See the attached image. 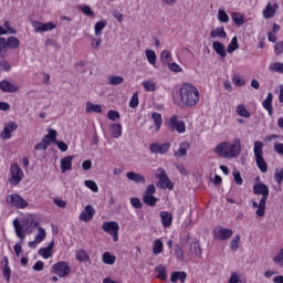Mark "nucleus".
<instances>
[{
  "label": "nucleus",
  "instance_id": "1",
  "mask_svg": "<svg viewBox=\"0 0 283 283\" xmlns=\"http://www.w3.org/2000/svg\"><path fill=\"white\" fill-rule=\"evenodd\" d=\"M39 224L40 222L34 221V216L32 214L24 217L22 222H19V219L13 220V229L15 231V235H18L20 240H25V233H32Z\"/></svg>",
  "mask_w": 283,
  "mask_h": 283
},
{
  "label": "nucleus",
  "instance_id": "2",
  "mask_svg": "<svg viewBox=\"0 0 283 283\" xmlns=\"http://www.w3.org/2000/svg\"><path fill=\"white\" fill-rule=\"evenodd\" d=\"M181 103L186 105V107H193L198 105L200 101V92L192 84H184L179 91Z\"/></svg>",
  "mask_w": 283,
  "mask_h": 283
},
{
  "label": "nucleus",
  "instance_id": "3",
  "mask_svg": "<svg viewBox=\"0 0 283 283\" xmlns=\"http://www.w3.org/2000/svg\"><path fill=\"white\" fill-rule=\"evenodd\" d=\"M242 146L240 139H234V143L231 145L227 142L220 143L214 148V153L220 156V158H238V155L241 154Z\"/></svg>",
  "mask_w": 283,
  "mask_h": 283
},
{
  "label": "nucleus",
  "instance_id": "4",
  "mask_svg": "<svg viewBox=\"0 0 283 283\" xmlns=\"http://www.w3.org/2000/svg\"><path fill=\"white\" fill-rule=\"evenodd\" d=\"M253 193L254 196H262L260 200V208L256 210V216L259 218H264V211H266V200H269V186L265 184H254L253 185Z\"/></svg>",
  "mask_w": 283,
  "mask_h": 283
},
{
  "label": "nucleus",
  "instance_id": "5",
  "mask_svg": "<svg viewBox=\"0 0 283 283\" xmlns=\"http://www.w3.org/2000/svg\"><path fill=\"white\" fill-rule=\"evenodd\" d=\"M51 273H54L57 277H67L69 275H72V268L67 262L60 261L52 265Z\"/></svg>",
  "mask_w": 283,
  "mask_h": 283
},
{
  "label": "nucleus",
  "instance_id": "6",
  "mask_svg": "<svg viewBox=\"0 0 283 283\" xmlns=\"http://www.w3.org/2000/svg\"><path fill=\"white\" fill-rule=\"evenodd\" d=\"M154 193H156V186H154V184H150L147 186L143 196L144 205H147V207H156L158 198L154 197Z\"/></svg>",
  "mask_w": 283,
  "mask_h": 283
},
{
  "label": "nucleus",
  "instance_id": "7",
  "mask_svg": "<svg viewBox=\"0 0 283 283\" xmlns=\"http://www.w3.org/2000/svg\"><path fill=\"white\" fill-rule=\"evenodd\" d=\"M10 175L9 182L10 185H13V187H17V185L23 180V170H21L19 164L11 165Z\"/></svg>",
  "mask_w": 283,
  "mask_h": 283
},
{
  "label": "nucleus",
  "instance_id": "8",
  "mask_svg": "<svg viewBox=\"0 0 283 283\" xmlns=\"http://www.w3.org/2000/svg\"><path fill=\"white\" fill-rule=\"evenodd\" d=\"M102 229L106 233H109V235H113L114 242H118V229H120V227L118 226V222L116 221L104 222L102 226Z\"/></svg>",
  "mask_w": 283,
  "mask_h": 283
},
{
  "label": "nucleus",
  "instance_id": "9",
  "mask_svg": "<svg viewBox=\"0 0 283 283\" xmlns=\"http://www.w3.org/2000/svg\"><path fill=\"white\" fill-rule=\"evenodd\" d=\"M213 235H214L216 240H229V238H231V235H233V230L218 226L213 230Z\"/></svg>",
  "mask_w": 283,
  "mask_h": 283
},
{
  "label": "nucleus",
  "instance_id": "10",
  "mask_svg": "<svg viewBox=\"0 0 283 283\" xmlns=\"http://www.w3.org/2000/svg\"><path fill=\"white\" fill-rule=\"evenodd\" d=\"M7 201L9 202V205H12V207H17L18 209H27L28 207V201H25V199H23V197L13 193L11 196H9L7 198Z\"/></svg>",
  "mask_w": 283,
  "mask_h": 283
},
{
  "label": "nucleus",
  "instance_id": "11",
  "mask_svg": "<svg viewBox=\"0 0 283 283\" xmlns=\"http://www.w3.org/2000/svg\"><path fill=\"white\" fill-rule=\"evenodd\" d=\"M171 147L170 143H153L149 145V149L151 154H159V155H165L167 151H169Z\"/></svg>",
  "mask_w": 283,
  "mask_h": 283
},
{
  "label": "nucleus",
  "instance_id": "12",
  "mask_svg": "<svg viewBox=\"0 0 283 283\" xmlns=\"http://www.w3.org/2000/svg\"><path fill=\"white\" fill-rule=\"evenodd\" d=\"M56 136H59V133L56 130L49 128V134L45 135V138H50L51 143H54L56 147L60 149V151H66L67 150V144L65 142H59L56 139Z\"/></svg>",
  "mask_w": 283,
  "mask_h": 283
},
{
  "label": "nucleus",
  "instance_id": "13",
  "mask_svg": "<svg viewBox=\"0 0 283 283\" xmlns=\"http://www.w3.org/2000/svg\"><path fill=\"white\" fill-rule=\"evenodd\" d=\"M158 185L160 189H169V191L174 190V182L169 179L165 169H160Z\"/></svg>",
  "mask_w": 283,
  "mask_h": 283
},
{
  "label": "nucleus",
  "instance_id": "14",
  "mask_svg": "<svg viewBox=\"0 0 283 283\" xmlns=\"http://www.w3.org/2000/svg\"><path fill=\"white\" fill-rule=\"evenodd\" d=\"M170 127L172 132H178V134H185L187 132V126L185 125V122H179L178 116L172 115L170 117Z\"/></svg>",
  "mask_w": 283,
  "mask_h": 283
},
{
  "label": "nucleus",
  "instance_id": "15",
  "mask_svg": "<svg viewBox=\"0 0 283 283\" xmlns=\"http://www.w3.org/2000/svg\"><path fill=\"white\" fill-rule=\"evenodd\" d=\"M96 210L94 207H92V205H87L84 211L80 213V220H82V222H92Z\"/></svg>",
  "mask_w": 283,
  "mask_h": 283
},
{
  "label": "nucleus",
  "instance_id": "16",
  "mask_svg": "<svg viewBox=\"0 0 283 283\" xmlns=\"http://www.w3.org/2000/svg\"><path fill=\"white\" fill-rule=\"evenodd\" d=\"M33 28L35 32H49L50 30H56V24H54V22L42 23L35 21L33 22Z\"/></svg>",
  "mask_w": 283,
  "mask_h": 283
},
{
  "label": "nucleus",
  "instance_id": "17",
  "mask_svg": "<svg viewBox=\"0 0 283 283\" xmlns=\"http://www.w3.org/2000/svg\"><path fill=\"white\" fill-rule=\"evenodd\" d=\"M0 90L1 92H4L7 94H14L19 91V86H17L15 84H12L8 80H2L0 81Z\"/></svg>",
  "mask_w": 283,
  "mask_h": 283
},
{
  "label": "nucleus",
  "instance_id": "18",
  "mask_svg": "<svg viewBox=\"0 0 283 283\" xmlns=\"http://www.w3.org/2000/svg\"><path fill=\"white\" fill-rule=\"evenodd\" d=\"M126 178L128 180H132L133 182L139 184V185H145V182H147V180L145 179V176L135 172V171H128L126 172Z\"/></svg>",
  "mask_w": 283,
  "mask_h": 283
},
{
  "label": "nucleus",
  "instance_id": "19",
  "mask_svg": "<svg viewBox=\"0 0 283 283\" xmlns=\"http://www.w3.org/2000/svg\"><path fill=\"white\" fill-rule=\"evenodd\" d=\"M279 8H280V6L277 3H274L273 6H271V2H269L266 4L265 9L263 10L264 19H273V17H275V12L277 11Z\"/></svg>",
  "mask_w": 283,
  "mask_h": 283
},
{
  "label": "nucleus",
  "instance_id": "20",
  "mask_svg": "<svg viewBox=\"0 0 283 283\" xmlns=\"http://www.w3.org/2000/svg\"><path fill=\"white\" fill-rule=\"evenodd\" d=\"M190 147L191 144H189V142H182L179 145L178 150L174 153L175 158H182L184 156H187V151H189Z\"/></svg>",
  "mask_w": 283,
  "mask_h": 283
},
{
  "label": "nucleus",
  "instance_id": "21",
  "mask_svg": "<svg viewBox=\"0 0 283 283\" xmlns=\"http://www.w3.org/2000/svg\"><path fill=\"white\" fill-rule=\"evenodd\" d=\"M72 160H74V156L70 155L61 159V171L65 174V171L72 170Z\"/></svg>",
  "mask_w": 283,
  "mask_h": 283
},
{
  "label": "nucleus",
  "instance_id": "22",
  "mask_svg": "<svg viewBox=\"0 0 283 283\" xmlns=\"http://www.w3.org/2000/svg\"><path fill=\"white\" fill-rule=\"evenodd\" d=\"M212 49L221 59L227 57V49L224 48V44H222V42H218V41L212 42Z\"/></svg>",
  "mask_w": 283,
  "mask_h": 283
},
{
  "label": "nucleus",
  "instance_id": "23",
  "mask_svg": "<svg viewBox=\"0 0 283 283\" xmlns=\"http://www.w3.org/2000/svg\"><path fill=\"white\" fill-rule=\"evenodd\" d=\"M160 218H161V224L165 229L171 227L174 214L169 213L168 211H161Z\"/></svg>",
  "mask_w": 283,
  "mask_h": 283
},
{
  "label": "nucleus",
  "instance_id": "24",
  "mask_svg": "<svg viewBox=\"0 0 283 283\" xmlns=\"http://www.w3.org/2000/svg\"><path fill=\"white\" fill-rule=\"evenodd\" d=\"M85 112L86 114H101V112H103V107L98 104L86 102Z\"/></svg>",
  "mask_w": 283,
  "mask_h": 283
},
{
  "label": "nucleus",
  "instance_id": "25",
  "mask_svg": "<svg viewBox=\"0 0 283 283\" xmlns=\"http://www.w3.org/2000/svg\"><path fill=\"white\" fill-rule=\"evenodd\" d=\"M263 107L269 112L270 116H273V93H268L266 98L263 101Z\"/></svg>",
  "mask_w": 283,
  "mask_h": 283
},
{
  "label": "nucleus",
  "instance_id": "26",
  "mask_svg": "<svg viewBox=\"0 0 283 283\" xmlns=\"http://www.w3.org/2000/svg\"><path fill=\"white\" fill-rule=\"evenodd\" d=\"M190 253H192V255H197V256H201L202 255V248L200 247V241L195 240L190 243V248H189Z\"/></svg>",
  "mask_w": 283,
  "mask_h": 283
},
{
  "label": "nucleus",
  "instance_id": "27",
  "mask_svg": "<svg viewBox=\"0 0 283 283\" xmlns=\"http://www.w3.org/2000/svg\"><path fill=\"white\" fill-rule=\"evenodd\" d=\"M210 36L211 39H227V31H224V27H218L210 32Z\"/></svg>",
  "mask_w": 283,
  "mask_h": 283
},
{
  "label": "nucleus",
  "instance_id": "28",
  "mask_svg": "<svg viewBox=\"0 0 283 283\" xmlns=\"http://www.w3.org/2000/svg\"><path fill=\"white\" fill-rule=\"evenodd\" d=\"M180 280L181 283H185L187 280V272H172L170 276V282L176 283Z\"/></svg>",
  "mask_w": 283,
  "mask_h": 283
},
{
  "label": "nucleus",
  "instance_id": "29",
  "mask_svg": "<svg viewBox=\"0 0 283 283\" xmlns=\"http://www.w3.org/2000/svg\"><path fill=\"white\" fill-rule=\"evenodd\" d=\"M52 143V140H50V137H43V139L41 140V143H38L35 146H34V149L36 151H45L48 149V147H50V144Z\"/></svg>",
  "mask_w": 283,
  "mask_h": 283
},
{
  "label": "nucleus",
  "instance_id": "30",
  "mask_svg": "<svg viewBox=\"0 0 283 283\" xmlns=\"http://www.w3.org/2000/svg\"><path fill=\"white\" fill-rule=\"evenodd\" d=\"M255 163L261 174H266V171H269V164H266V160H264V157H255Z\"/></svg>",
  "mask_w": 283,
  "mask_h": 283
},
{
  "label": "nucleus",
  "instance_id": "31",
  "mask_svg": "<svg viewBox=\"0 0 283 283\" xmlns=\"http://www.w3.org/2000/svg\"><path fill=\"white\" fill-rule=\"evenodd\" d=\"M262 149H264V143L260 140L254 142V158L264 157V151Z\"/></svg>",
  "mask_w": 283,
  "mask_h": 283
},
{
  "label": "nucleus",
  "instance_id": "32",
  "mask_svg": "<svg viewBox=\"0 0 283 283\" xmlns=\"http://www.w3.org/2000/svg\"><path fill=\"white\" fill-rule=\"evenodd\" d=\"M111 134L113 138H120L123 136V126L120 124H113L111 126Z\"/></svg>",
  "mask_w": 283,
  "mask_h": 283
},
{
  "label": "nucleus",
  "instance_id": "33",
  "mask_svg": "<svg viewBox=\"0 0 283 283\" xmlns=\"http://www.w3.org/2000/svg\"><path fill=\"white\" fill-rule=\"evenodd\" d=\"M158 280H163V282H167V268L165 265H158L155 268Z\"/></svg>",
  "mask_w": 283,
  "mask_h": 283
},
{
  "label": "nucleus",
  "instance_id": "34",
  "mask_svg": "<svg viewBox=\"0 0 283 283\" xmlns=\"http://www.w3.org/2000/svg\"><path fill=\"white\" fill-rule=\"evenodd\" d=\"M7 45L10 50H17L19 45H21V41H19V38L17 36H9L7 39Z\"/></svg>",
  "mask_w": 283,
  "mask_h": 283
},
{
  "label": "nucleus",
  "instance_id": "35",
  "mask_svg": "<svg viewBox=\"0 0 283 283\" xmlns=\"http://www.w3.org/2000/svg\"><path fill=\"white\" fill-rule=\"evenodd\" d=\"M235 50H240V44L238 43V36L232 38L231 42L228 44V54H233Z\"/></svg>",
  "mask_w": 283,
  "mask_h": 283
},
{
  "label": "nucleus",
  "instance_id": "36",
  "mask_svg": "<svg viewBox=\"0 0 283 283\" xmlns=\"http://www.w3.org/2000/svg\"><path fill=\"white\" fill-rule=\"evenodd\" d=\"M151 118L155 123L156 132H160V127H163V115L159 113H153Z\"/></svg>",
  "mask_w": 283,
  "mask_h": 283
},
{
  "label": "nucleus",
  "instance_id": "37",
  "mask_svg": "<svg viewBox=\"0 0 283 283\" xmlns=\"http://www.w3.org/2000/svg\"><path fill=\"white\" fill-rule=\"evenodd\" d=\"M107 28V21L102 20L95 23V36H101L103 34V30Z\"/></svg>",
  "mask_w": 283,
  "mask_h": 283
},
{
  "label": "nucleus",
  "instance_id": "38",
  "mask_svg": "<svg viewBox=\"0 0 283 283\" xmlns=\"http://www.w3.org/2000/svg\"><path fill=\"white\" fill-rule=\"evenodd\" d=\"M143 87L146 92H156V90H158V86L154 81H144Z\"/></svg>",
  "mask_w": 283,
  "mask_h": 283
},
{
  "label": "nucleus",
  "instance_id": "39",
  "mask_svg": "<svg viewBox=\"0 0 283 283\" xmlns=\"http://www.w3.org/2000/svg\"><path fill=\"white\" fill-rule=\"evenodd\" d=\"M237 114L242 118H249L251 116V113L247 111V106L242 104L237 106Z\"/></svg>",
  "mask_w": 283,
  "mask_h": 283
},
{
  "label": "nucleus",
  "instance_id": "40",
  "mask_svg": "<svg viewBox=\"0 0 283 283\" xmlns=\"http://www.w3.org/2000/svg\"><path fill=\"white\" fill-rule=\"evenodd\" d=\"M232 17V21L233 23H235V25H238L240 28V25H244V15L238 13V12H233L231 14Z\"/></svg>",
  "mask_w": 283,
  "mask_h": 283
},
{
  "label": "nucleus",
  "instance_id": "41",
  "mask_svg": "<svg viewBox=\"0 0 283 283\" xmlns=\"http://www.w3.org/2000/svg\"><path fill=\"white\" fill-rule=\"evenodd\" d=\"M122 83H125V77L113 75L108 77V85H122Z\"/></svg>",
  "mask_w": 283,
  "mask_h": 283
},
{
  "label": "nucleus",
  "instance_id": "42",
  "mask_svg": "<svg viewBox=\"0 0 283 283\" xmlns=\"http://www.w3.org/2000/svg\"><path fill=\"white\" fill-rule=\"evenodd\" d=\"M75 255L77 262H90V254L85 250L77 251Z\"/></svg>",
  "mask_w": 283,
  "mask_h": 283
},
{
  "label": "nucleus",
  "instance_id": "43",
  "mask_svg": "<svg viewBox=\"0 0 283 283\" xmlns=\"http://www.w3.org/2000/svg\"><path fill=\"white\" fill-rule=\"evenodd\" d=\"M175 256L179 262H184L185 260V251L182 250V247H180L179 244L175 245Z\"/></svg>",
  "mask_w": 283,
  "mask_h": 283
},
{
  "label": "nucleus",
  "instance_id": "44",
  "mask_svg": "<svg viewBox=\"0 0 283 283\" xmlns=\"http://www.w3.org/2000/svg\"><path fill=\"white\" fill-rule=\"evenodd\" d=\"M102 261L104 262V264H114L116 262V256L112 255V253L109 252H105L103 254Z\"/></svg>",
  "mask_w": 283,
  "mask_h": 283
},
{
  "label": "nucleus",
  "instance_id": "45",
  "mask_svg": "<svg viewBox=\"0 0 283 283\" xmlns=\"http://www.w3.org/2000/svg\"><path fill=\"white\" fill-rule=\"evenodd\" d=\"M163 240L160 239H157L155 242H154V245H153V253L155 255H158L161 251H163Z\"/></svg>",
  "mask_w": 283,
  "mask_h": 283
},
{
  "label": "nucleus",
  "instance_id": "46",
  "mask_svg": "<svg viewBox=\"0 0 283 283\" xmlns=\"http://www.w3.org/2000/svg\"><path fill=\"white\" fill-rule=\"evenodd\" d=\"M218 21H220V23H229V14H227V11H224V9H219Z\"/></svg>",
  "mask_w": 283,
  "mask_h": 283
},
{
  "label": "nucleus",
  "instance_id": "47",
  "mask_svg": "<svg viewBox=\"0 0 283 283\" xmlns=\"http://www.w3.org/2000/svg\"><path fill=\"white\" fill-rule=\"evenodd\" d=\"M230 248L232 251H238L240 249V235L235 234L232 240L230 241Z\"/></svg>",
  "mask_w": 283,
  "mask_h": 283
},
{
  "label": "nucleus",
  "instance_id": "48",
  "mask_svg": "<svg viewBox=\"0 0 283 283\" xmlns=\"http://www.w3.org/2000/svg\"><path fill=\"white\" fill-rule=\"evenodd\" d=\"M84 185L85 187H87V189H91V191H93L94 193H98V185H96V181L85 180Z\"/></svg>",
  "mask_w": 283,
  "mask_h": 283
},
{
  "label": "nucleus",
  "instance_id": "49",
  "mask_svg": "<svg viewBox=\"0 0 283 283\" xmlns=\"http://www.w3.org/2000/svg\"><path fill=\"white\" fill-rule=\"evenodd\" d=\"M146 59L150 65H156V52L151 50H146Z\"/></svg>",
  "mask_w": 283,
  "mask_h": 283
},
{
  "label": "nucleus",
  "instance_id": "50",
  "mask_svg": "<svg viewBox=\"0 0 283 283\" xmlns=\"http://www.w3.org/2000/svg\"><path fill=\"white\" fill-rule=\"evenodd\" d=\"M2 276L7 283H10V277H12V270H10V265L2 266Z\"/></svg>",
  "mask_w": 283,
  "mask_h": 283
},
{
  "label": "nucleus",
  "instance_id": "51",
  "mask_svg": "<svg viewBox=\"0 0 283 283\" xmlns=\"http://www.w3.org/2000/svg\"><path fill=\"white\" fill-rule=\"evenodd\" d=\"M270 71L277 72L279 74H283V63L282 62L272 63L270 65Z\"/></svg>",
  "mask_w": 283,
  "mask_h": 283
},
{
  "label": "nucleus",
  "instance_id": "52",
  "mask_svg": "<svg viewBox=\"0 0 283 283\" xmlns=\"http://www.w3.org/2000/svg\"><path fill=\"white\" fill-rule=\"evenodd\" d=\"M130 205L134 209H143V201L138 197H132Z\"/></svg>",
  "mask_w": 283,
  "mask_h": 283
},
{
  "label": "nucleus",
  "instance_id": "53",
  "mask_svg": "<svg viewBox=\"0 0 283 283\" xmlns=\"http://www.w3.org/2000/svg\"><path fill=\"white\" fill-rule=\"evenodd\" d=\"M39 233L35 235V242H43L45 240V229L38 228Z\"/></svg>",
  "mask_w": 283,
  "mask_h": 283
},
{
  "label": "nucleus",
  "instance_id": "54",
  "mask_svg": "<svg viewBox=\"0 0 283 283\" xmlns=\"http://www.w3.org/2000/svg\"><path fill=\"white\" fill-rule=\"evenodd\" d=\"M273 262L275 264H279V266H283V248L280 250V252L273 258Z\"/></svg>",
  "mask_w": 283,
  "mask_h": 283
},
{
  "label": "nucleus",
  "instance_id": "55",
  "mask_svg": "<svg viewBox=\"0 0 283 283\" xmlns=\"http://www.w3.org/2000/svg\"><path fill=\"white\" fill-rule=\"evenodd\" d=\"M39 255L44 258V260H50V256L52 255V252L48 248H41L39 250Z\"/></svg>",
  "mask_w": 283,
  "mask_h": 283
},
{
  "label": "nucleus",
  "instance_id": "56",
  "mask_svg": "<svg viewBox=\"0 0 283 283\" xmlns=\"http://www.w3.org/2000/svg\"><path fill=\"white\" fill-rule=\"evenodd\" d=\"M138 93H134L129 102V107H132V109H136V107H138Z\"/></svg>",
  "mask_w": 283,
  "mask_h": 283
},
{
  "label": "nucleus",
  "instance_id": "57",
  "mask_svg": "<svg viewBox=\"0 0 283 283\" xmlns=\"http://www.w3.org/2000/svg\"><path fill=\"white\" fill-rule=\"evenodd\" d=\"M160 59L164 63H170V59H171V52L164 50L160 53Z\"/></svg>",
  "mask_w": 283,
  "mask_h": 283
},
{
  "label": "nucleus",
  "instance_id": "58",
  "mask_svg": "<svg viewBox=\"0 0 283 283\" xmlns=\"http://www.w3.org/2000/svg\"><path fill=\"white\" fill-rule=\"evenodd\" d=\"M8 42L6 41V38H0V54L3 55L6 52H8Z\"/></svg>",
  "mask_w": 283,
  "mask_h": 283
},
{
  "label": "nucleus",
  "instance_id": "59",
  "mask_svg": "<svg viewBox=\"0 0 283 283\" xmlns=\"http://www.w3.org/2000/svg\"><path fill=\"white\" fill-rule=\"evenodd\" d=\"M116 118H120V113H118L117 111H108L107 119L114 122L116 120Z\"/></svg>",
  "mask_w": 283,
  "mask_h": 283
},
{
  "label": "nucleus",
  "instance_id": "60",
  "mask_svg": "<svg viewBox=\"0 0 283 283\" xmlns=\"http://www.w3.org/2000/svg\"><path fill=\"white\" fill-rule=\"evenodd\" d=\"M81 10H82L83 13L86 14V17H94V11H92V8H90V6L82 4Z\"/></svg>",
  "mask_w": 283,
  "mask_h": 283
},
{
  "label": "nucleus",
  "instance_id": "61",
  "mask_svg": "<svg viewBox=\"0 0 283 283\" xmlns=\"http://www.w3.org/2000/svg\"><path fill=\"white\" fill-rule=\"evenodd\" d=\"M2 140H10L12 138V133L4 126L3 132L0 134Z\"/></svg>",
  "mask_w": 283,
  "mask_h": 283
},
{
  "label": "nucleus",
  "instance_id": "62",
  "mask_svg": "<svg viewBox=\"0 0 283 283\" xmlns=\"http://www.w3.org/2000/svg\"><path fill=\"white\" fill-rule=\"evenodd\" d=\"M274 180L277 182V185H282L283 182V168L281 170H276L274 174Z\"/></svg>",
  "mask_w": 283,
  "mask_h": 283
},
{
  "label": "nucleus",
  "instance_id": "63",
  "mask_svg": "<svg viewBox=\"0 0 283 283\" xmlns=\"http://www.w3.org/2000/svg\"><path fill=\"white\" fill-rule=\"evenodd\" d=\"M168 67L171 72H182V67H180L176 62L168 63Z\"/></svg>",
  "mask_w": 283,
  "mask_h": 283
},
{
  "label": "nucleus",
  "instance_id": "64",
  "mask_svg": "<svg viewBox=\"0 0 283 283\" xmlns=\"http://www.w3.org/2000/svg\"><path fill=\"white\" fill-rule=\"evenodd\" d=\"M274 52H275V54H277V55L283 54V41L275 43V45H274Z\"/></svg>",
  "mask_w": 283,
  "mask_h": 283
}]
</instances>
